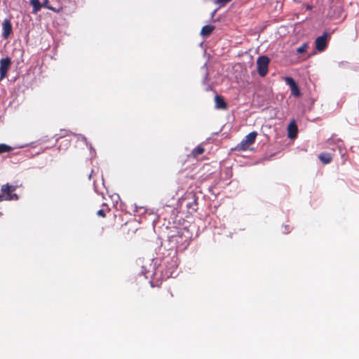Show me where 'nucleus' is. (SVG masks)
Segmentation results:
<instances>
[{
    "instance_id": "obj_10",
    "label": "nucleus",
    "mask_w": 359,
    "mask_h": 359,
    "mask_svg": "<svg viewBox=\"0 0 359 359\" xmlns=\"http://www.w3.org/2000/svg\"><path fill=\"white\" fill-rule=\"evenodd\" d=\"M215 27L212 25H205L203 26L201 31V34L203 36H207L211 34V32L214 30Z\"/></svg>"
},
{
    "instance_id": "obj_15",
    "label": "nucleus",
    "mask_w": 359,
    "mask_h": 359,
    "mask_svg": "<svg viewBox=\"0 0 359 359\" xmlns=\"http://www.w3.org/2000/svg\"><path fill=\"white\" fill-rule=\"evenodd\" d=\"M307 48H308V43H304L297 49V52L298 53H303L306 50Z\"/></svg>"
},
{
    "instance_id": "obj_12",
    "label": "nucleus",
    "mask_w": 359,
    "mask_h": 359,
    "mask_svg": "<svg viewBox=\"0 0 359 359\" xmlns=\"http://www.w3.org/2000/svg\"><path fill=\"white\" fill-rule=\"evenodd\" d=\"M319 158L323 163H324L325 164L330 163L332 161V156L328 153L320 154L319 155Z\"/></svg>"
},
{
    "instance_id": "obj_2",
    "label": "nucleus",
    "mask_w": 359,
    "mask_h": 359,
    "mask_svg": "<svg viewBox=\"0 0 359 359\" xmlns=\"http://www.w3.org/2000/svg\"><path fill=\"white\" fill-rule=\"evenodd\" d=\"M269 59L266 56H260L257 60V71L261 76H264L268 72Z\"/></svg>"
},
{
    "instance_id": "obj_1",
    "label": "nucleus",
    "mask_w": 359,
    "mask_h": 359,
    "mask_svg": "<svg viewBox=\"0 0 359 359\" xmlns=\"http://www.w3.org/2000/svg\"><path fill=\"white\" fill-rule=\"evenodd\" d=\"M15 187L5 184L1 187V192L3 195L0 194V201L2 200L11 201L18 199V196L15 194H11L13 191L15 190Z\"/></svg>"
},
{
    "instance_id": "obj_18",
    "label": "nucleus",
    "mask_w": 359,
    "mask_h": 359,
    "mask_svg": "<svg viewBox=\"0 0 359 359\" xmlns=\"http://www.w3.org/2000/svg\"><path fill=\"white\" fill-rule=\"evenodd\" d=\"M97 214L99 216L104 217V210H98Z\"/></svg>"
},
{
    "instance_id": "obj_5",
    "label": "nucleus",
    "mask_w": 359,
    "mask_h": 359,
    "mask_svg": "<svg viewBox=\"0 0 359 359\" xmlns=\"http://www.w3.org/2000/svg\"><path fill=\"white\" fill-rule=\"evenodd\" d=\"M327 33H324L322 36H318L315 41L316 48L318 51H323L327 46Z\"/></svg>"
},
{
    "instance_id": "obj_8",
    "label": "nucleus",
    "mask_w": 359,
    "mask_h": 359,
    "mask_svg": "<svg viewBox=\"0 0 359 359\" xmlns=\"http://www.w3.org/2000/svg\"><path fill=\"white\" fill-rule=\"evenodd\" d=\"M287 130H288V137L290 138H294L297 136V127L296 126L294 121H292L290 123V124L287 126Z\"/></svg>"
},
{
    "instance_id": "obj_19",
    "label": "nucleus",
    "mask_w": 359,
    "mask_h": 359,
    "mask_svg": "<svg viewBox=\"0 0 359 359\" xmlns=\"http://www.w3.org/2000/svg\"><path fill=\"white\" fill-rule=\"evenodd\" d=\"M306 8L307 10H311L312 9V6L311 5H309V4L306 5Z\"/></svg>"
},
{
    "instance_id": "obj_16",
    "label": "nucleus",
    "mask_w": 359,
    "mask_h": 359,
    "mask_svg": "<svg viewBox=\"0 0 359 359\" xmlns=\"http://www.w3.org/2000/svg\"><path fill=\"white\" fill-rule=\"evenodd\" d=\"M231 1V0H216L215 1V4H217L219 6H224V5H226L227 3H229Z\"/></svg>"
},
{
    "instance_id": "obj_13",
    "label": "nucleus",
    "mask_w": 359,
    "mask_h": 359,
    "mask_svg": "<svg viewBox=\"0 0 359 359\" xmlns=\"http://www.w3.org/2000/svg\"><path fill=\"white\" fill-rule=\"evenodd\" d=\"M204 152V148L201 146L196 147L193 151L192 154L194 157L202 154Z\"/></svg>"
},
{
    "instance_id": "obj_3",
    "label": "nucleus",
    "mask_w": 359,
    "mask_h": 359,
    "mask_svg": "<svg viewBox=\"0 0 359 359\" xmlns=\"http://www.w3.org/2000/svg\"><path fill=\"white\" fill-rule=\"evenodd\" d=\"M257 136V133L255 131L251 132L247 135L245 138L241 142L239 147L242 150L246 149L248 147L252 144Z\"/></svg>"
},
{
    "instance_id": "obj_17",
    "label": "nucleus",
    "mask_w": 359,
    "mask_h": 359,
    "mask_svg": "<svg viewBox=\"0 0 359 359\" xmlns=\"http://www.w3.org/2000/svg\"><path fill=\"white\" fill-rule=\"evenodd\" d=\"M48 3V0H44L43 3H41V5H42V7L47 8L48 9L53 10V8L50 6H48L47 4Z\"/></svg>"
},
{
    "instance_id": "obj_4",
    "label": "nucleus",
    "mask_w": 359,
    "mask_h": 359,
    "mask_svg": "<svg viewBox=\"0 0 359 359\" xmlns=\"http://www.w3.org/2000/svg\"><path fill=\"white\" fill-rule=\"evenodd\" d=\"M11 65L9 57L2 58L0 60V79H3L7 74V72Z\"/></svg>"
},
{
    "instance_id": "obj_11",
    "label": "nucleus",
    "mask_w": 359,
    "mask_h": 359,
    "mask_svg": "<svg viewBox=\"0 0 359 359\" xmlns=\"http://www.w3.org/2000/svg\"><path fill=\"white\" fill-rule=\"evenodd\" d=\"M30 4L33 7V11H32L33 13H36L42 8V5H41L39 0H31Z\"/></svg>"
},
{
    "instance_id": "obj_14",
    "label": "nucleus",
    "mask_w": 359,
    "mask_h": 359,
    "mask_svg": "<svg viewBox=\"0 0 359 359\" xmlns=\"http://www.w3.org/2000/svg\"><path fill=\"white\" fill-rule=\"evenodd\" d=\"M12 150V148L5 144H0V154L8 152Z\"/></svg>"
},
{
    "instance_id": "obj_9",
    "label": "nucleus",
    "mask_w": 359,
    "mask_h": 359,
    "mask_svg": "<svg viewBox=\"0 0 359 359\" xmlns=\"http://www.w3.org/2000/svg\"><path fill=\"white\" fill-rule=\"evenodd\" d=\"M215 106L217 109H226V104L222 97L216 95L215 97Z\"/></svg>"
},
{
    "instance_id": "obj_7",
    "label": "nucleus",
    "mask_w": 359,
    "mask_h": 359,
    "mask_svg": "<svg viewBox=\"0 0 359 359\" xmlns=\"http://www.w3.org/2000/svg\"><path fill=\"white\" fill-rule=\"evenodd\" d=\"M3 33L2 36L4 39H8L12 32V24L8 19H5L2 24Z\"/></svg>"
},
{
    "instance_id": "obj_6",
    "label": "nucleus",
    "mask_w": 359,
    "mask_h": 359,
    "mask_svg": "<svg viewBox=\"0 0 359 359\" xmlns=\"http://www.w3.org/2000/svg\"><path fill=\"white\" fill-rule=\"evenodd\" d=\"M285 83L290 86L292 94L295 97L300 95V91L298 86L291 77H286L285 79Z\"/></svg>"
}]
</instances>
